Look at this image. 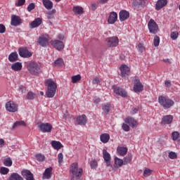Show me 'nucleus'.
I'll list each match as a JSON object with an SVG mask.
<instances>
[{
	"label": "nucleus",
	"mask_w": 180,
	"mask_h": 180,
	"mask_svg": "<svg viewBox=\"0 0 180 180\" xmlns=\"http://www.w3.org/2000/svg\"><path fill=\"white\" fill-rule=\"evenodd\" d=\"M45 86L47 87L46 92V98H54L56 92H57V84L54 80L49 79L45 82Z\"/></svg>",
	"instance_id": "nucleus-1"
},
{
	"label": "nucleus",
	"mask_w": 180,
	"mask_h": 180,
	"mask_svg": "<svg viewBox=\"0 0 180 180\" xmlns=\"http://www.w3.org/2000/svg\"><path fill=\"white\" fill-rule=\"evenodd\" d=\"M27 68L32 75H37L41 72L40 65L36 62H30L27 64Z\"/></svg>",
	"instance_id": "nucleus-2"
},
{
	"label": "nucleus",
	"mask_w": 180,
	"mask_h": 180,
	"mask_svg": "<svg viewBox=\"0 0 180 180\" xmlns=\"http://www.w3.org/2000/svg\"><path fill=\"white\" fill-rule=\"evenodd\" d=\"M158 102L161 106L165 108V109H169V108H172V106L175 105L174 101L162 96H159Z\"/></svg>",
	"instance_id": "nucleus-3"
},
{
	"label": "nucleus",
	"mask_w": 180,
	"mask_h": 180,
	"mask_svg": "<svg viewBox=\"0 0 180 180\" xmlns=\"http://www.w3.org/2000/svg\"><path fill=\"white\" fill-rule=\"evenodd\" d=\"M70 172H72V175L79 179L81 176H82V168L78 169V163L75 162L71 165L70 167Z\"/></svg>",
	"instance_id": "nucleus-4"
},
{
	"label": "nucleus",
	"mask_w": 180,
	"mask_h": 180,
	"mask_svg": "<svg viewBox=\"0 0 180 180\" xmlns=\"http://www.w3.org/2000/svg\"><path fill=\"white\" fill-rule=\"evenodd\" d=\"M38 127L42 133H51V130H53V126L50 123H40L38 125Z\"/></svg>",
	"instance_id": "nucleus-5"
},
{
	"label": "nucleus",
	"mask_w": 180,
	"mask_h": 180,
	"mask_svg": "<svg viewBox=\"0 0 180 180\" xmlns=\"http://www.w3.org/2000/svg\"><path fill=\"white\" fill-rule=\"evenodd\" d=\"M148 27L150 33H152L153 34H155V33L158 32V25H157V22H155L153 19L149 20Z\"/></svg>",
	"instance_id": "nucleus-6"
},
{
	"label": "nucleus",
	"mask_w": 180,
	"mask_h": 180,
	"mask_svg": "<svg viewBox=\"0 0 180 180\" xmlns=\"http://www.w3.org/2000/svg\"><path fill=\"white\" fill-rule=\"evenodd\" d=\"M134 91L135 92H141L143 91L144 86H143V84H141V82H140V79L138 77H134Z\"/></svg>",
	"instance_id": "nucleus-7"
},
{
	"label": "nucleus",
	"mask_w": 180,
	"mask_h": 180,
	"mask_svg": "<svg viewBox=\"0 0 180 180\" xmlns=\"http://www.w3.org/2000/svg\"><path fill=\"white\" fill-rule=\"evenodd\" d=\"M18 105L13 101H8L6 104V109L7 112H10L11 113H15V112H18Z\"/></svg>",
	"instance_id": "nucleus-8"
},
{
	"label": "nucleus",
	"mask_w": 180,
	"mask_h": 180,
	"mask_svg": "<svg viewBox=\"0 0 180 180\" xmlns=\"http://www.w3.org/2000/svg\"><path fill=\"white\" fill-rule=\"evenodd\" d=\"M108 47H116L119 44V38L117 37H111L106 39Z\"/></svg>",
	"instance_id": "nucleus-9"
},
{
	"label": "nucleus",
	"mask_w": 180,
	"mask_h": 180,
	"mask_svg": "<svg viewBox=\"0 0 180 180\" xmlns=\"http://www.w3.org/2000/svg\"><path fill=\"white\" fill-rule=\"evenodd\" d=\"M113 91L116 95H119L120 96H122V98H127V91L120 87H117L116 86H114L112 87Z\"/></svg>",
	"instance_id": "nucleus-10"
},
{
	"label": "nucleus",
	"mask_w": 180,
	"mask_h": 180,
	"mask_svg": "<svg viewBox=\"0 0 180 180\" xmlns=\"http://www.w3.org/2000/svg\"><path fill=\"white\" fill-rule=\"evenodd\" d=\"M121 71V77L126 78L128 75H130V68L127 65H122L120 68Z\"/></svg>",
	"instance_id": "nucleus-11"
},
{
	"label": "nucleus",
	"mask_w": 180,
	"mask_h": 180,
	"mask_svg": "<svg viewBox=\"0 0 180 180\" xmlns=\"http://www.w3.org/2000/svg\"><path fill=\"white\" fill-rule=\"evenodd\" d=\"M103 158L104 160V162L106 164V167H111V163H110V154L105 150H103Z\"/></svg>",
	"instance_id": "nucleus-12"
},
{
	"label": "nucleus",
	"mask_w": 180,
	"mask_h": 180,
	"mask_svg": "<svg viewBox=\"0 0 180 180\" xmlns=\"http://www.w3.org/2000/svg\"><path fill=\"white\" fill-rule=\"evenodd\" d=\"M11 26H19L20 25H22V19L20 17L16 15H13L11 16Z\"/></svg>",
	"instance_id": "nucleus-13"
},
{
	"label": "nucleus",
	"mask_w": 180,
	"mask_h": 180,
	"mask_svg": "<svg viewBox=\"0 0 180 180\" xmlns=\"http://www.w3.org/2000/svg\"><path fill=\"white\" fill-rule=\"evenodd\" d=\"M117 21V13L112 11L110 13L108 17V23L109 25H115Z\"/></svg>",
	"instance_id": "nucleus-14"
},
{
	"label": "nucleus",
	"mask_w": 180,
	"mask_h": 180,
	"mask_svg": "<svg viewBox=\"0 0 180 180\" xmlns=\"http://www.w3.org/2000/svg\"><path fill=\"white\" fill-rule=\"evenodd\" d=\"M21 175L26 179V180H34V177L33 176V174L28 169H23L21 172Z\"/></svg>",
	"instance_id": "nucleus-15"
},
{
	"label": "nucleus",
	"mask_w": 180,
	"mask_h": 180,
	"mask_svg": "<svg viewBox=\"0 0 180 180\" xmlns=\"http://www.w3.org/2000/svg\"><path fill=\"white\" fill-rule=\"evenodd\" d=\"M52 46L54 49H56L58 51H61L64 49V42L60 40H54L52 41Z\"/></svg>",
	"instance_id": "nucleus-16"
},
{
	"label": "nucleus",
	"mask_w": 180,
	"mask_h": 180,
	"mask_svg": "<svg viewBox=\"0 0 180 180\" xmlns=\"http://www.w3.org/2000/svg\"><path fill=\"white\" fill-rule=\"evenodd\" d=\"M119 16L120 22H124V20H127L130 18V13L127 11L122 10L119 13Z\"/></svg>",
	"instance_id": "nucleus-17"
},
{
	"label": "nucleus",
	"mask_w": 180,
	"mask_h": 180,
	"mask_svg": "<svg viewBox=\"0 0 180 180\" xmlns=\"http://www.w3.org/2000/svg\"><path fill=\"white\" fill-rule=\"evenodd\" d=\"M19 55L20 57H23L24 58H29V57H32V53L29 52L27 49L20 48Z\"/></svg>",
	"instance_id": "nucleus-18"
},
{
	"label": "nucleus",
	"mask_w": 180,
	"mask_h": 180,
	"mask_svg": "<svg viewBox=\"0 0 180 180\" xmlns=\"http://www.w3.org/2000/svg\"><path fill=\"white\" fill-rule=\"evenodd\" d=\"M168 0H158L155 4L156 11H161L164 6H167Z\"/></svg>",
	"instance_id": "nucleus-19"
},
{
	"label": "nucleus",
	"mask_w": 180,
	"mask_h": 180,
	"mask_svg": "<svg viewBox=\"0 0 180 180\" xmlns=\"http://www.w3.org/2000/svg\"><path fill=\"white\" fill-rule=\"evenodd\" d=\"M124 122L127 123V124H129V126H131L132 129H134V127H137L139 124V123H137V121H136V120H134V118L131 117L126 118L124 120Z\"/></svg>",
	"instance_id": "nucleus-20"
},
{
	"label": "nucleus",
	"mask_w": 180,
	"mask_h": 180,
	"mask_svg": "<svg viewBox=\"0 0 180 180\" xmlns=\"http://www.w3.org/2000/svg\"><path fill=\"white\" fill-rule=\"evenodd\" d=\"M76 119L77 124H79L80 126H85L86 124V122H88V119L85 115H79Z\"/></svg>",
	"instance_id": "nucleus-21"
},
{
	"label": "nucleus",
	"mask_w": 180,
	"mask_h": 180,
	"mask_svg": "<svg viewBox=\"0 0 180 180\" xmlns=\"http://www.w3.org/2000/svg\"><path fill=\"white\" fill-rule=\"evenodd\" d=\"M172 120H174L172 115H165L162 119L161 124H171V123H172Z\"/></svg>",
	"instance_id": "nucleus-22"
},
{
	"label": "nucleus",
	"mask_w": 180,
	"mask_h": 180,
	"mask_svg": "<svg viewBox=\"0 0 180 180\" xmlns=\"http://www.w3.org/2000/svg\"><path fill=\"white\" fill-rule=\"evenodd\" d=\"M43 22L41 18H37L34 21H32L30 25V29H34L35 27H39L40 25Z\"/></svg>",
	"instance_id": "nucleus-23"
},
{
	"label": "nucleus",
	"mask_w": 180,
	"mask_h": 180,
	"mask_svg": "<svg viewBox=\"0 0 180 180\" xmlns=\"http://www.w3.org/2000/svg\"><path fill=\"white\" fill-rule=\"evenodd\" d=\"M38 44L41 47H46L49 46V39L46 37H39L38 39Z\"/></svg>",
	"instance_id": "nucleus-24"
},
{
	"label": "nucleus",
	"mask_w": 180,
	"mask_h": 180,
	"mask_svg": "<svg viewBox=\"0 0 180 180\" xmlns=\"http://www.w3.org/2000/svg\"><path fill=\"white\" fill-rule=\"evenodd\" d=\"M53 171L52 167H49L45 169L44 173L43 174L44 179H50L51 178V172Z\"/></svg>",
	"instance_id": "nucleus-25"
},
{
	"label": "nucleus",
	"mask_w": 180,
	"mask_h": 180,
	"mask_svg": "<svg viewBox=\"0 0 180 180\" xmlns=\"http://www.w3.org/2000/svg\"><path fill=\"white\" fill-rule=\"evenodd\" d=\"M117 154L121 155V157H124V155H126V154H127V148H126V147H118L117 148Z\"/></svg>",
	"instance_id": "nucleus-26"
},
{
	"label": "nucleus",
	"mask_w": 180,
	"mask_h": 180,
	"mask_svg": "<svg viewBox=\"0 0 180 180\" xmlns=\"http://www.w3.org/2000/svg\"><path fill=\"white\" fill-rule=\"evenodd\" d=\"M51 144L54 150H60L63 147V144H61V142L57 141H52Z\"/></svg>",
	"instance_id": "nucleus-27"
},
{
	"label": "nucleus",
	"mask_w": 180,
	"mask_h": 180,
	"mask_svg": "<svg viewBox=\"0 0 180 180\" xmlns=\"http://www.w3.org/2000/svg\"><path fill=\"white\" fill-rule=\"evenodd\" d=\"M42 3L44 6H45L46 9L50 11V9H53V2L50 0H42Z\"/></svg>",
	"instance_id": "nucleus-28"
},
{
	"label": "nucleus",
	"mask_w": 180,
	"mask_h": 180,
	"mask_svg": "<svg viewBox=\"0 0 180 180\" xmlns=\"http://www.w3.org/2000/svg\"><path fill=\"white\" fill-rule=\"evenodd\" d=\"M11 69L13 71H20L22 70V63L17 62L11 65Z\"/></svg>",
	"instance_id": "nucleus-29"
},
{
	"label": "nucleus",
	"mask_w": 180,
	"mask_h": 180,
	"mask_svg": "<svg viewBox=\"0 0 180 180\" xmlns=\"http://www.w3.org/2000/svg\"><path fill=\"white\" fill-rule=\"evenodd\" d=\"M8 180H23V177L18 173H12L10 175Z\"/></svg>",
	"instance_id": "nucleus-30"
},
{
	"label": "nucleus",
	"mask_w": 180,
	"mask_h": 180,
	"mask_svg": "<svg viewBox=\"0 0 180 180\" xmlns=\"http://www.w3.org/2000/svg\"><path fill=\"white\" fill-rule=\"evenodd\" d=\"M110 139V136L109 135V134H102L100 136V140L102 143H108V141H109Z\"/></svg>",
	"instance_id": "nucleus-31"
},
{
	"label": "nucleus",
	"mask_w": 180,
	"mask_h": 180,
	"mask_svg": "<svg viewBox=\"0 0 180 180\" xmlns=\"http://www.w3.org/2000/svg\"><path fill=\"white\" fill-rule=\"evenodd\" d=\"M8 60L10 63H15V61H18V53L13 52L8 56Z\"/></svg>",
	"instance_id": "nucleus-32"
},
{
	"label": "nucleus",
	"mask_w": 180,
	"mask_h": 180,
	"mask_svg": "<svg viewBox=\"0 0 180 180\" xmlns=\"http://www.w3.org/2000/svg\"><path fill=\"white\" fill-rule=\"evenodd\" d=\"M111 108L112 105L110 103H104L102 105V110H103L104 113H105V115H108V113L110 112Z\"/></svg>",
	"instance_id": "nucleus-33"
},
{
	"label": "nucleus",
	"mask_w": 180,
	"mask_h": 180,
	"mask_svg": "<svg viewBox=\"0 0 180 180\" xmlns=\"http://www.w3.org/2000/svg\"><path fill=\"white\" fill-rule=\"evenodd\" d=\"M72 11L74 13L77 15H82L84 13V8L79 6H74Z\"/></svg>",
	"instance_id": "nucleus-34"
},
{
	"label": "nucleus",
	"mask_w": 180,
	"mask_h": 180,
	"mask_svg": "<svg viewBox=\"0 0 180 180\" xmlns=\"http://www.w3.org/2000/svg\"><path fill=\"white\" fill-rule=\"evenodd\" d=\"M133 158V155L131 153H128V155L124 158V165H127V164H130L131 162V160Z\"/></svg>",
	"instance_id": "nucleus-35"
},
{
	"label": "nucleus",
	"mask_w": 180,
	"mask_h": 180,
	"mask_svg": "<svg viewBox=\"0 0 180 180\" xmlns=\"http://www.w3.org/2000/svg\"><path fill=\"white\" fill-rule=\"evenodd\" d=\"M20 126H26V122L24 121H17L15 122L11 128V130L16 129L17 127H20Z\"/></svg>",
	"instance_id": "nucleus-36"
},
{
	"label": "nucleus",
	"mask_w": 180,
	"mask_h": 180,
	"mask_svg": "<svg viewBox=\"0 0 180 180\" xmlns=\"http://www.w3.org/2000/svg\"><path fill=\"white\" fill-rule=\"evenodd\" d=\"M148 4V0H136L135 5L138 6H146Z\"/></svg>",
	"instance_id": "nucleus-37"
},
{
	"label": "nucleus",
	"mask_w": 180,
	"mask_h": 180,
	"mask_svg": "<svg viewBox=\"0 0 180 180\" xmlns=\"http://www.w3.org/2000/svg\"><path fill=\"white\" fill-rule=\"evenodd\" d=\"M25 98L28 101H33V99H34V98H36V94L33 93V91H29L27 94V96Z\"/></svg>",
	"instance_id": "nucleus-38"
},
{
	"label": "nucleus",
	"mask_w": 180,
	"mask_h": 180,
	"mask_svg": "<svg viewBox=\"0 0 180 180\" xmlns=\"http://www.w3.org/2000/svg\"><path fill=\"white\" fill-rule=\"evenodd\" d=\"M54 64L56 67H61L64 64V60L61 58H58L54 61Z\"/></svg>",
	"instance_id": "nucleus-39"
},
{
	"label": "nucleus",
	"mask_w": 180,
	"mask_h": 180,
	"mask_svg": "<svg viewBox=\"0 0 180 180\" xmlns=\"http://www.w3.org/2000/svg\"><path fill=\"white\" fill-rule=\"evenodd\" d=\"M4 165L6 167H12V159H11V158H7L4 159Z\"/></svg>",
	"instance_id": "nucleus-40"
},
{
	"label": "nucleus",
	"mask_w": 180,
	"mask_h": 180,
	"mask_svg": "<svg viewBox=\"0 0 180 180\" xmlns=\"http://www.w3.org/2000/svg\"><path fill=\"white\" fill-rule=\"evenodd\" d=\"M79 81H81V75H77L72 77V84H77Z\"/></svg>",
	"instance_id": "nucleus-41"
},
{
	"label": "nucleus",
	"mask_w": 180,
	"mask_h": 180,
	"mask_svg": "<svg viewBox=\"0 0 180 180\" xmlns=\"http://www.w3.org/2000/svg\"><path fill=\"white\" fill-rule=\"evenodd\" d=\"M36 160L37 161H44V160H46V157L44 156V155H42L41 153H38L35 155Z\"/></svg>",
	"instance_id": "nucleus-42"
},
{
	"label": "nucleus",
	"mask_w": 180,
	"mask_h": 180,
	"mask_svg": "<svg viewBox=\"0 0 180 180\" xmlns=\"http://www.w3.org/2000/svg\"><path fill=\"white\" fill-rule=\"evenodd\" d=\"M115 165H118V167H122V165H124V161L123 160L118 158H115Z\"/></svg>",
	"instance_id": "nucleus-43"
},
{
	"label": "nucleus",
	"mask_w": 180,
	"mask_h": 180,
	"mask_svg": "<svg viewBox=\"0 0 180 180\" xmlns=\"http://www.w3.org/2000/svg\"><path fill=\"white\" fill-rule=\"evenodd\" d=\"M172 138L173 141H176V140H178V139H179V132L173 131L172 133Z\"/></svg>",
	"instance_id": "nucleus-44"
},
{
	"label": "nucleus",
	"mask_w": 180,
	"mask_h": 180,
	"mask_svg": "<svg viewBox=\"0 0 180 180\" xmlns=\"http://www.w3.org/2000/svg\"><path fill=\"white\" fill-rule=\"evenodd\" d=\"M56 14V9H53L51 11H49L46 15H47V18L48 19H53L54 18V15Z\"/></svg>",
	"instance_id": "nucleus-45"
},
{
	"label": "nucleus",
	"mask_w": 180,
	"mask_h": 180,
	"mask_svg": "<svg viewBox=\"0 0 180 180\" xmlns=\"http://www.w3.org/2000/svg\"><path fill=\"white\" fill-rule=\"evenodd\" d=\"M179 36V33L176 31L172 32L170 34V37L172 40H176L178 39V37Z\"/></svg>",
	"instance_id": "nucleus-46"
},
{
	"label": "nucleus",
	"mask_w": 180,
	"mask_h": 180,
	"mask_svg": "<svg viewBox=\"0 0 180 180\" xmlns=\"http://www.w3.org/2000/svg\"><path fill=\"white\" fill-rule=\"evenodd\" d=\"M0 174H1V175H8V174H9V169L6 167H1Z\"/></svg>",
	"instance_id": "nucleus-47"
},
{
	"label": "nucleus",
	"mask_w": 180,
	"mask_h": 180,
	"mask_svg": "<svg viewBox=\"0 0 180 180\" xmlns=\"http://www.w3.org/2000/svg\"><path fill=\"white\" fill-rule=\"evenodd\" d=\"M153 44L155 47H158L160 46V37L155 35L153 40Z\"/></svg>",
	"instance_id": "nucleus-48"
},
{
	"label": "nucleus",
	"mask_w": 180,
	"mask_h": 180,
	"mask_svg": "<svg viewBox=\"0 0 180 180\" xmlns=\"http://www.w3.org/2000/svg\"><path fill=\"white\" fill-rule=\"evenodd\" d=\"M169 158L170 160H176L177 158L178 155H176V153L171 151L168 155Z\"/></svg>",
	"instance_id": "nucleus-49"
},
{
	"label": "nucleus",
	"mask_w": 180,
	"mask_h": 180,
	"mask_svg": "<svg viewBox=\"0 0 180 180\" xmlns=\"http://www.w3.org/2000/svg\"><path fill=\"white\" fill-rule=\"evenodd\" d=\"M90 165H91V169H95L98 168V161H96V160L91 161L90 163Z\"/></svg>",
	"instance_id": "nucleus-50"
},
{
	"label": "nucleus",
	"mask_w": 180,
	"mask_h": 180,
	"mask_svg": "<svg viewBox=\"0 0 180 180\" xmlns=\"http://www.w3.org/2000/svg\"><path fill=\"white\" fill-rule=\"evenodd\" d=\"M34 8H36V5H34V3H30L29 4V6H27L28 12H32V11H33V9H34Z\"/></svg>",
	"instance_id": "nucleus-51"
},
{
	"label": "nucleus",
	"mask_w": 180,
	"mask_h": 180,
	"mask_svg": "<svg viewBox=\"0 0 180 180\" xmlns=\"http://www.w3.org/2000/svg\"><path fill=\"white\" fill-rule=\"evenodd\" d=\"M64 158V156L63 155V153H60L58 155V162L59 164H63V159Z\"/></svg>",
	"instance_id": "nucleus-52"
},
{
	"label": "nucleus",
	"mask_w": 180,
	"mask_h": 180,
	"mask_svg": "<svg viewBox=\"0 0 180 180\" xmlns=\"http://www.w3.org/2000/svg\"><path fill=\"white\" fill-rule=\"evenodd\" d=\"M26 0H18V3H15V6H23Z\"/></svg>",
	"instance_id": "nucleus-53"
},
{
	"label": "nucleus",
	"mask_w": 180,
	"mask_h": 180,
	"mask_svg": "<svg viewBox=\"0 0 180 180\" xmlns=\"http://www.w3.org/2000/svg\"><path fill=\"white\" fill-rule=\"evenodd\" d=\"M6 32V27L4 24H0V33H5Z\"/></svg>",
	"instance_id": "nucleus-54"
},
{
	"label": "nucleus",
	"mask_w": 180,
	"mask_h": 180,
	"mask_svg": "<svg viewBox=\"0 0 180 180\" xmlns=\"http://www.w3.org/2000/svg\"><path fill=\"white\" fill-rule=\"evenodd\" d=\"M122 130H124V131H129V130H130V127L127 125V124H123Z\"/></svg>",
	"instance_id": "nucleus-55"
},
{
	"label": "nucleus",
	"mask_w": 180,
	"mask_h": 180,
	"mask_svg": "<svg viewBox=\"0 0 180 180\" xmlns=\"http://www.w3.org/2000/svg\"><path fill=\"white\" fill-rule=\"evenodd\" d=\"M153 172V170L150 169H146L143 171V176H146V175H150Z\"/></svg>",
	"instance_id": "nucleus-56"
},
{
	"label": "nucleus",
	"mask_w": 180,
	"mask_h": 180,
	"mask_svg": "<svg viewBox=\"0 0 180 180\" xmlns=\"http://www.w3.org/2000/svg\"><path fill=\"white\" fill-rule=\"evenodd\" d=\"M91 8L92 11H96V9L98 8V4H96V3L91 4Z\"/></svg>",
	"instance_id": "nucleus-57"
},
{
	"label": "nucleus",
	"mask_w": 180,
	"mask_h": 180,
	"mask_svg": "<svg viewBox=\"0 0 180 180\" xmlns=\"http://www.w3.org/2000/svg\"><path fill=\"white\" fill-rule=\"evenodd\" d=\"M99 82H101V80H100L99 78H98V77L94 78V79H93V81H92V84H93L94 85H96V84H99Z\"/></svg>",
	"instance_id": "nucleus-58"
},
{
	"label": "nucleus",
	"mask_w": 180,
	"mask_h": 180,
	"mask_svg": "<svg viewBox=\"0 0 180 180\" xmlns=\"http://www.w3.org/2000/svg\"><path fill=\"white\" fill-rule=\"evenodd\" d=\"M138 49L139 51H140L141 53H143V51H144V46H143V44H138Z\"/></svg>",
	"instance_id": "nucleus-59"
},
{
	"label": "nucleus",
	"mask_w": 180,
	"mask_h": 180,
	"mask_svg": "<svg viewBox=\"0 0 180 180\" xmlns=\"http://www.w3.org/2000/svg\"><path fill=\"white\" fill-rule=\"evenodd\" d=\"M19 89L20 91H21L22 94H25L26 93V87H25L24 86H19Z\"/></svg>",
	"instance_id": "nucleus-60"
},
{
	"label": "nucleus",
	"mask_w": 180,
	"mask_h": 180,
	"mask_svg": "<svg viewBox=\"0 0 180 180\" xmlns=\"http://www.w3.org/2000/svg\"><path fill=\"white\" fill-rule=\"evenodd\" d=\"M165 86H166L167 88H171V85H172L171 81H170V80H166V81L165 82Z\"/></svg>",
	"instance_id": "nucleus-61"
},
{
	"label": "nucleus",
	"mask_w": 180,
	"mask_h": 180,
	"mask_svg": "<svg viewBox=\"0 0 180 180\" xmlns=\"http://www.w3.org/2000/svg\"><path fill=\"white\" fill-rule=\"evenodd\" d=\"M5 146V141L3 139H0V148H2Z\"/></svg>",
	"instance_id": "nucleus-62"
},
{
	"label": "nucleus",
	"mask_w": 180,
	"mask_h": 180,
	"mask_svg": "<svg viewBox=\"0 0 180 180\" xmlns=\"http://www.w3.org/2000/svg\"><path fill=\"white\" fill-rule=\"evenodd\" d=\"M108 1L109 0H99L98 4H101V5H103L105 4H108Z\"/></svg>",
	"instance_id": "nucleus-63"
},
{
	"label": "nucleus",
	"mask_w": 180,
	"mask_h": 180,
	"mask_svg": "<svg viewBox=\"0 0 180 180\" xmlns=\"http://www.w3.org/2000/svg\"><path fill=\"white\" fill-rule=\"evenodd\" d=\"M99 102H101V98H94V103H99Z\"/></svg>",
	"instance_id": "nucleus-64"
}]
</instances>
